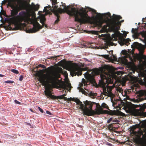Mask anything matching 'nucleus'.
Instances as JSON below:
<instances>
[{
    "label": "nucleus",
    "mask_w": 146,
    "mask_h": 146,
    "mask_svg": "<svg viewBox=\"0 0 146 146\" xmlns=\"http://www.w3.org/2000/svg\"><path fill=\"white\" fill-rule=\"evenodd\" d=\"M36 76L39 78L40 82L42 84L43 86H45L49 84H51L53 88L58 89L63 88L66 89L67 87L69 88V90L71 89L72 87L70 84H68L67 85L62 82H60L58 78L60 76V74L58 72H55L52 75L49 74H46L40 75L39 73H36Z\"/></svg>",
    "instance_id": "obj_1"
},
{
    "label": "nucleus",
    "mask_w": 146,
    "mask_h": 146,
    "mask_svg": "<svg viewBox=\"0 0 146 146\" xmlns=\"http://www.w3.org/2000/svg\"><path fill=\"white\" fill-rule=\"evenodd\" d=\"M62 5H60V8L58 9L64 8L68 14L70 16H74L75 17V21L79 22L81 24L87 23H91L92 22V19L89 17L88 14L85 12V10L83 8H82L79 10L77 8L73 7L69 10L70 6H66L65 3L61 2Z\"/></svg>",
    "instance_id": "obj_2"
},
{
    "label": "nucleus",
    "mask_w": 146,
    "mask_h": 146,
    "mask_svg": "<svg viewBox=\"0 0 146 146\" xmlns=\"http://www.w3.org/2000/svg\"><path fill=\"white\" fill-rule=\"evenodd\" d=\"M100 71L101 73L100 74L101 79L99 81L98 86L102 88L103 92L105 95L110 94L113 87L108 86L109 84L113 82L112 79L110 77V67L107 65L104 66L100 68Z\"/></svg>",
    "instance_id": "obj_3"
},
{
    "label": "nucleus",
    "mask_w": 146,
    "mask_h": 146,
    "mask_svg": "<svg viewBox=\"0 0 146 146\" xmlns=\"http://www.w3.org/2000/svg\"><path fill=\"white\" fill-rule=\"evenodd\" d=\"M10 31L12 30H17L21 29L23 27L24 23H22L23 21L27 22L30 20L29 14L25 11H22L19 13L18 15L17 16L14 20L15 25L13 29L10 26L11 18H10Z\"/></svg>",
    "instance_id": "obj_4"
},
{
    "label": "nucleus",
    "mask_w": 146,
    "mask_h": 146,
    "mask_svg": "<svg viewBox=\"0 0 146 146\" xmlns=\"http://www.w3.org/2000/svg\"><path fill=\"white\" fill-rule=\"evenodd\" d=\"M39 8V5H35L32 3L31 5L27 3L22 2L19 6L16 5L13 7V9L11 10V14L12 16L16 15L18 12L21 10H26L29 11H37Z\"/></svg>",
    "instance_id": "obj_5"
},
{
    "label": "nucleus",
    "mask_w": 146,
    "mask_h": 146,
    "mask_svg": "<svg viewBox=\"0 0 146 146\" xmlns=\"http://www.w3.org/2000/svg\"><path fill=\"white\" fill-rule=\"evenodd\" d=\"M85 104V109L84 111V115L87 116H92L94 115H100L104 113V111L101 107L98 108L96 111H94L92 109L93 104V102L87 101L84 102Z\"/></svg>",
    "instance_id": "obj_6"
},
{
    "label": "nucleus",
    "mask_w": 146,
    "mask_h": 146,
    "mask_svg": "<svg viewBox=\"0 0 146 146\" xmlns=\"http://www.w3.org/2000/svg\"><path fill=\"white\" fill-rule=\"evenodd\" d=\"M141 129H139L137 132H134L133 139L138 142H141L146 141V126Z\"/></svg>",
    "instance_id": "obj_7"
},
{
    "label": "nucleus",
    "mask_w": 146,
    "mask_h": 146,
    "mask_svg": "<svg viewBox=\"0 0 146 146\" xmlns=\"http://www.w3.org/2000/svg\"><path fill=\"white\" fill-rule=\"evenodd\" d=\"M122 18V17L120 16L113 14V17L110 20V23L109 24V27L113 30H118L121 25V23L124 21L123 20L120 21H119V20Z\"/></svg>",
    "instance_id": "obj_8"
},
{
    "label": "nucleus",
    "mask_w": 146,
    "mask_h": 146,
    "mask_svg": "<svg viewBox=\"0 0 146 146\" xmlns=\"http://www.w3.org/2000/svg\"><path fill=\"white\" fill-rule=\"evenodd\" d=\"M46 21L45 17L43 15L41 17L40 22L42 25V27L41 26L40 24L36 21H35L33 23V27L28 30L27 31L29 33H33L36 32L40 29H41L42 27L44 26L45 27H46L47 25L45 24L44 22Z\"/></svg>",
    "instance_id": "obj_9"
},
{
    "label": "nucleus",
    "mask_w": 146,
    "mask_h": 146,
    "mask_svg": "<svg viewBox=\"0 0 146 146\" xmlns=\"http://www.w3.org/2000/svg\"><path fill=\"white\" fill-rule=\"evenodd\" d=\"M112 36L115 39L118 38L119 40V43L121 46L124 44L127 45L129 43V41L127 39H125L123 37V34L117 31L114 34L112 35Z\"/></svg>",
    "instance_id": "obj_10"
},
{
    "label": "nucleus",
    "mask_w": 146,
    "mask_h": 146,
    "mask_svg": "<svg viewBox=\"0 0 146 146\" xmlns=\"http://www.w3.org/2000/svg\"><path fill=\"white\" fill-rule=\"evenodd\" d=\"M1 9L0 12V16L1 17V15H3L6 17L3 22V27L7 30H9V16L6 15L5 12L3 9L2 5L1 6Z\"/></svg>",
    "instance_id": "obj_11"
},
{
    "label": "nucleus",
    "mask_w": 146,
    "mask_h": 146,
    "mask_svg": "<svg viewBox=\"0 0 146 146\" xmlns=\"http://www.w3.org/2000/svg\"><path fill=\"white\" fill-rule=\"evenodd\" d=\"M132 113L133 115L135 116H142L145 113L146 116V103L141 106L139 109H134Z\"/></svg>",
    "instance_id": "obj_12"
},
{
    "label": "nucleus",
    "mask_w": 146,
    "mask_h": 146,
    "mask_svg": "<svg viewBox=\"0 0 146 146\" xmlns=\"http://www.w3.org/2000/svg\"><path fill=\"white\" fill-rule=\"evenodd\" d=\"M83 68L80 67L76 63H74L72 66L71 73L73 76H79L82 74V71H84Z\"/></svg>",
    "instance_id": "obj_13"
},
{
    "label": "nucleus",
    "mask_w": 146,
    "mask_h": 146,
    "mask_svg": "<svg viewBox=\"0 0 146 146\" xmlns=\"http://www.w3.org/2000/svg\"><path fill=\"white\" fill-rule=\"evenodd\" d=\"M52 91L50 88H46L44 91L45 95L47 98L52 99H63L64 97L63 95H61L58 96H55L52 95L51 94V92Z\"/></svg>",
    "instance_id": "obj_14"
},
{
    "label": "nucleus",
    "mask_w": 146,
    "mask_h": 146,
    "mask_svg": "<svg viewBox=\"0 0 146 146\" xmlns=\"http://www.w3.org/2000/svg\"><path fill=\"white\" fill-rule=\"evenodd\" d=\"M57 9V6H55L54 7V9H53V13L57 17V19L54 22L55 24L57 23L59 21L60 16L59 14H61L64 12V10L62 9L59 8L58 9Z\"/></svg>",
    "instance_id": "obj_15"
},
{
    "label": "nucleus",
    "mask_w": 146,
    "mask_h": 146,
    "mask_svg": "<svg viewBox=\"0 0 146 146\" xmlns=\"http://www.w3.org/2000/svg\"><path fill=\"white\" fill-rule=\"evenodd\" d=\"M134 47L138 49L139 53L141 54V56L143 57L144 56L143 54V53L144 51V49L143 46L141 44L139 43L138 42H135L133 44Z\"/></svg>",
    "instance_id": "obj_16"
},
{
    "label": "nucleus",
    "mask_w": 146,
    "mask_h": 146,
    "mask_svg": "<svg viewBox=\"0 0 146 146\" xmlns=\"http://www.w3.org/2000/svg\"><path fill=\"white\" fill-rule=\"evenodd\" d=\"M138 96L141 100H146V91L141 90L139 91L138 92Z\"/></svg>",
    "instance_id": "obj_17"
},
{
    "label": "nucleus",
    "mask_w": 146,
    "mask_h": 146,
    "mask_svg": "<svg viewBox=\"0 0 146 146\" xmlns=\"http://www.w3.org/2000/svg\"><path fill=\"white\" fill-rule=\"evenodd\" d=\"M110 23V21L108 23H107L105 25H104L103 27H102L101 30L100 31L102 33L106 32L107 30V27H109V28L110 29L111 31H115V30H113L111 29V28L109 27V24Z\"/></svg>",
    "instance_id": "obj_18"
},
{
    "label": "nucleus",
    "mask_w": 146,
    "mask_h": 146,
    "mask_svg": "<svg viewBox=\"0 0 146 146\" xmlns=\"http://www.w3.org/2000/svg\"><path fill=\"white\" fill-rule=\"evenodd\" d=\"M77 102V104H78L80 106V108L83 111V115H84V111L85 109V105H84L80 100H78Z\"/></svg>",
    "instance_id": "obj_19"
},
{
    "label": "nucleus",
    "mask_w": 146,
    "mask_h": 146,
    "mask_svg": "<svg viewBox=\"0 0 146 146\" xmlns=\"http://www.w3.org/2000/svg\"><path fill=\"white\" fill-rule=\"evenodd\" d=\"M84 76L85 78L89 81H91L94 80V78L87 71L84 74Z\"/></svg>",
    "instance_id": "obj_20"
},
{
    "label": "nucleus",
    "mask_w": 146,
    "mask_h": 146,
    "mask_svg": "<svg viewBox=\"0 0 146 146\" xmlns=\"http://www.w3.org/2000/svg\"><path fill=\"white\" fill-rule=\"evenodd\" d=\"M94 24L96 26L99 27H102V25L103 23V21L102 20H96L94 22Z\"/></svg>",
    "instance_id": "obj_21"
},
{
    "label": "nucleus",
    "mask_w": 146,
    "mask_h": 146,
    "mask_svg": "<svg viewBox=\"0 0 146 146\" xmlns=\"http://www.w3.org/2000/svg\"><path fill=\"white\" fill-rule=\"evenodd\" d=\"M88 81H87L85 79L83 78L82 80V82L79 84V86L81 88L82 87L83 85L84 86L88 85Z\"/></svg>",
    "instance_id": "obj_22"
},
{
    "label": "nucleus",
    "mask_w": 146,
    "mask_h": 146,
    "mask_svg": "<svg viewBox=\"0 0 146 146\" xmlns=\"http://www.w3.org/2000/svg\"><path fill=\"white\" fill-rule=\"evenodd\" d=\"M52 8L50 6L48 5V6L45 7H44V10L46 13L48 12L50 10L52 12H53V11L52 10Z\"/></svg>",
    "instance_id": "obj_23"
},
{
    "label": "nucleus",
    "mask_w": 146,
    "mask_h": 146,
    "mask_svg": "<svg viewBox=\"0 0 146 146\" xmlns=\"http://www.w3.org/2000/svg\"><path fill=\"white\" fill-rule=\"evenodd\" d=\"M52 2V10L54 9V7L55 6H57V9H58V6L57 5V4L58 3L57 2V0H50Z\"/></svg>",
    "instance_id": "obj_24"
},
{
    "label": "nucleus",
    "mask_w": 146,
    "mask_h": 146,
    "mask_svg": "<svg viewBox=\"0 0 146 146\" xmlns=\"http://www.w3.org/2000/svg\"><path fill=\"white\" fill-rule=\"evenodd\" d=\"M53 68V66H52L51 67H49L45 69L44 70L46 71V72L48 73H50L52 71Z\"/></svg>",
    "instance_id": "obj_25"
},
{
    "label": "nucleus",
    "mask_w": 146,
    "mask_h": 146,
    "mask_svg": "<svg viewBox=\"0 0 146 146\" xmlns=\"http://www.w3.org/2000/svg\"><path fill=\"white\" fill-rule=\"evenodd\" d=\"M113 123H112L111 124H109L107 128H108V130L110 131H113Z\"/></svg>",
    "instance_id": "obj_26"
},
{
    "label": "nucleus",
    "mask_w": 146,
    "mask_h": 146,
    "mask_svg": "<svg viewBox=\"0 0 146 146\" xmlns=\"http://www.w3.org/2000/svg\"><path fill=\"white\" fill-rule=\"evenodd\" d=\"M7 3V7H9V0H4L2 2V5H5Z\"/></svg>",
    "instance_id": "obj_27"
},
{
    "label": "nucleus",
    "mask_w": 146,
    "mask_h": 146,
    "mask_svg": "<svg viewBox=\"0 0 146 146\" xmlns=\"http://www.w3.org/2000/svg\"><path fill=\"white\" fill-rule=\"evenodd\" d=\"M80 90L83 94H84L86 95H87L88 94V93L86 92L82 88H81L80 89Z\"/></svg>",
    "instance_id": "obj_28"
},
{
    "label": "nucleus",
    "mask_w": 146,
    "mask_h": 146,
    "mask_svg": "<svg viewBox=\"0 0 146 146\" xmlns=\"http://www.w3.org/2000/svg\"><path fill=\"white\" fill-rule=\"evenodd\" d=\"M88 10L89 11H91L92 13H96V10H95V9H92V8H91L89 7H88Z\"/></svg>",
    "instance_id": "obj_29"
},
{
    "label": "nucleus",
    "mask_w": 146,
    "mask_h": 146,
    "mask_svg": "<svg viewBox=\"0 0 146 146\" xmlns=\"http://www.w3.org/2000/svg\"><path fill=\"white\" fill-rule=\"evenodd\" d=\"M102 106L104 108H106V109H108V106H107L106 104L104 103H103L102 104Z\"/></svg>",
    "instance_id": "obj_30"
},
{
    "label": "nucleus",
    "mask_w": 146,
    "mask_h": 146,
    "mask_svg": "<svg viewBox=\"0 0 146 146\" xmlns=\"http://www.w3.org/2000/svg\"><path fill=\"white\" fill-rule=\"evenodd\" d=\"M101 56L107 59H108L110 58V56L109 55H102Z\"/></svg>",
    "instance_id": "obj_31"
},
{
    "label": "nucleus",
    "mask_w": 146,
    "mask_h": 146,
    "mask_svg": "<svg viewBox=\"0 0 146 146\" xmlns=\"http://www.w3.org/2000/svg\"><path fill=\"white\" fill-rule=\"evenodd\" d=\"M11 70L12 72L16 74H18L19 73V71L15 69H11Z\"/></svg>",
    "instance_id": "obj_32"
},
{
    "label": "nucleus",
    "mask_w": 146,
    "mask_h": 146,
    "mask_svg": "<svg viewBox=\"0 0 146 146\" xmlns=\"http://www.w3.org/2000/svg\"><path fill=\"white\" fill-rule=\"evenodd\" d=\"M142 21L143 24H145V26L146 27V17L142 19Z\"/></svg>",
    "instance_id": "obj_33"
},
{
    "label": "nucleus",
    "mask_w": 146,
    "mask_h": 146,
    "mask_svg": "<svg viewBox=\"0 0 146 146\" xmlns=\"http://www.w3.org/2000/svg\"><path fill=\"white\" fill-rule=\"evenodd\" d=\"M70 98L71 99V100L72 101L76 102V104L77 103V102L78 100H79L77 98H76V99H75L74 98Z\"/></svg>",
    "instance_id": "obj_34"
},
{
    "label": "nucleus",
    "mask_w": 146,
    "mask_h": 146,
    "mask_svg": "<svg viewBox=\"0 0 146 146\" xmlns=\"http://www.w3.org/2000/svg\"><path fill=\"white\" fill-rule=\"evenodd\" d=\"M131 32L133 33H135L137 32V29H135L132 28V29Z\"/></svg>",
    "instance_id": "obj_35"
},
{
    "label": "nucleus",
    "mask_w": 146,
    "mask_h": 146,
    "mask_svg": "<svg viewBox=\"0 0 146 146\" xmlns=\"http://www.w3.org/2000/svg\"><path fill=\"white\" fill-rule=\"evenodd\" d=\"M38 67H41V68H46V67L44 65H42L41 64H39L38 66Z\"/></svg>",
    "instance_id": "obj_36"
},
{
    "label": "nucleus",
    "mask_w": 146,
    "mask_h": 146,
    "mask_svg": "<svg viewBox=\"0 0 146 146\" xmlns=\"http://www.w3.org/2000/svg\"><path fill=\"white\" fill-rule=\"evenodd\" d=\"M113 118L112 117H111L109 118L107 121V123H109L111 121H113Z\"/></svg>",
    "instance_id": "obj_37"
},
{
    "label": "nucleus",
    "mask_w": 146,
    "mask_h": 146,
    "mask_svg": "<svg viewBox=\"0 0 146 146\" xmlns=\"http://www.w3.org/2000/svg\"><path fill=\"white\" fill-rule=\"evenodd\" d=\"M93 72H94L95 74H98L99 72L98 70L97 69H94Z\"/></svg>",
    "instance_id": "obj_38"
},
{
    "label": "nucleus",
    "mask_w": 146,
    "mask_h": 146,
    "mask_svg": "<svg viewBox=\"0 0 146 146\" xmlns=\"http://www.w3.org/2000/svg\"><path fill=\"white\" fill-rule=\"evenodd\" d=\"M90 95L91 96L94 97L96 96L97 95V94L96 93H91L90 94Z\"/></svg>",
    "instance_id": "obj_39"
},
{
    "label": "nucleus",
    "mask_w": 146,
    "mask_h": 146,
    "mask_svg": "<svg viewBox=\"0 0 146 146\" xmlns=\"http://www.w3.org/2000/svg\"><path fill=\"white\" fill-rule=\"evenodd\" d=\"M38 108L41 112L42 113H44V111L40 107H38Z\"/></svg>",
    "instance_id": "obj_40"
},
{
    "label": "nucleus",
    "mask_w": 146,
    "mask_h": 146,
    "mask_svg": "<svg viewBox=\"0 0 146 146\" xmlns=\"http://www.w3.org/2000/svg\"><path fill=\"white\" fill-rule=\"evenodd\" d=\"M23 76H22V75L20 76L19 77V80L20 81H22L23 80Z\"/></svg>",
    "instance_id": "obj_41"
},
{
    "label": "nucleus",
    "mask_w": 146,
    "mask_h": 146,
    "mask_svg": "<svg viewBox=\"0 0 146 146\" xmlns=\"http://www.w3.org/2000/svg\"><path fill=\"white\" fill-rule=\"evenodd\" d=\"M14 102L15 103H16V104H21V103L20 102H19L17 100H14Z\"/></svg>",
    "instance_id": "obj_42"
},
{
    "label": "nucleus",
    "mask_w": 146,
    "mask_h": 146,
    "mask_svg": "<svg viewBox=\"0 0 146 146\" xmlns=\"http://www.w3.org/2000/svg\"><path fill=\"white\" fill-rule=\"evenodd\" d=\"M92 33L93 34L97 35L98 33V32L96 31H92Z\"/></svg>",
    "instance_id": "obj_43"
},
{
    "label": "nucleus",
    "mask_w": 146,
    "mask_h": 146,
    "mask_svg": "<svg viewBox=\"0 0 146 146\" xmlns=\"http://www.w3.org/2000/svg\"><path fill=\"white\" fill-rule=\"evenodd\" d=\"M64 99V100H67V101H70V98H67L66 97H65L63 99Z\"/></svg>",
    "instance_id": "obj_44"
},
{
    "label": "nucleus",
    "mask_w": 146,
    "mask_h": 146,
    "mask_svg": "<svg viewBox=\"0 0 146 146\" xmlns=\"http://www.w3.org/2000/svg\"><path fill=\"white\" fill-rule=\"evenodd\" d=\"M59 56H51V57H50V58L52 59H54L55 58H56L55 59L56 60V59H57V57H58Z\"/></svg>",
    "instance_id": "obj_45"
},
{
    "label": "nucleus",
    "mask_w": 146,
    "mask_h": 146,
    "mask_svg": "<svg viewBox=\"0 0 146 146\" xmlns=\"http://www.w3.org/2000/svg\"><path fill=\"white\" fill-rule=\"evenodd\" d=\"M46 113L47 114H49V115H51L52 114V113L51 112H50L49 111H48V110L46 111Z\"/></svg>",
    "instance_id": "obj_46"
},
{
    "label": "nucleus",
    "mask_w": 146,
    "mask_h": 146,
    "mask_svg": "<svg viewBox=\"0 0 146 146\" xmlns=\"http://www.w3.org/2000/svg\"><path fill=\"white\" fill-rule=\"evenodd\" d=\"M107 14L108 17H110V18L111 17V14L110 13H108Z\"/></svg>",
    "instance_id": "obj_47"
},
{
    "label": "nucleus",
    "mask_w": 146,
    "mask_h": 146,
    "mask_svg": "<svg viewBox=\"0 0 146 146\" xmlns=\"http://www.w3.org/2000/svg\"><path fill=\"white\" fill-rule=\"evenodd\" d=\"M113 122H118V120L117 119H115V120H113Z\"/></svg>",
    "instance_id": "obj_48"
},
{
    "label": "nucleus",
    "mask_w": 146,
    "mask_h": 146,
    "mask_svg": "<svg viewBox=\"0 0 146 146\" xmlns=\"http://www.w3.org/2000/svg\"><path fill=\"white\" fill-rule=\"evenodd\" d=\"M122 52H123V54H125V53H126V50H122Z\"/></svg>",
    "instance_id": "obj_49"
},
{
    "label": "nucleus",
    "mask_w": 146,
    "mask_h": 146,
    "mask_svg": "<svg viewBox=\"0 0 146 146\" xmlns=\"http://www.w3.org/2000/svg\"><path fill=\"white\" fill-rule=\"evenodd\" d=\"M4 76V75H2V74H0V77H3Z\"/></svg>",
    "instance_id": "obj_50"
},
{
    "label": "nucleus",
    "mask_w": 146,
    "mask_h": 146,
    "mask_svg": "<svg viewBox=\"0 0 146 146\" xmlns=\"http://www.w3.org/2000/svg\"><path fill=\"white\" fill-rule=\"evenodd\" d=\"M5 82L7 83H9V81H5Z\"/></svg>",
    "instance_id": "obj_51"
},
{
    "label": "nucleus",
    "mask_w": 146,
    "mask_h": 146,
    "mask_svg": "<svg viewBox=\"0 0 146 146\" xmlns=\"http://www.w3.org/2000/svg\"><path fill=\"white\" fill-rule=\"evenodd\" d=\"M14 82L13 81H10V83H13Z\"/></svg>",
    "instance_id": "obj_52"
},
{
    "label": "nucleus",
    "mask_w": 146,
    "mask_h": 146,
    "mask_svg": "<svg viewBox=\"0 0 146 146\" xmlns=\"http://www.w3.org/2000/svg\"><path fill=\"white\" fill-rule=\"evenodd\" d=\"M130 59H131V61H132L133 59H132L131 57L130 56Z\"/></svg>",
    "instance_id": "obj_53"
},
{
    "label": "nucleus",
    "mask_w": 146,
    "mask_h": 146,
    "mask_svg": "<svg viewBox=\"0 0 146 146\" xmlns=\"http://www.w3.org/2000/svg\"><path fill=\"white\" fill-rule=\"evenodd\" d=\"M30 110H31V111H32V112H33V110H32V109H30Z\"/></svg>",
    "instance_id": "obj_54"
},
{
    "label": "nucleus",
    "mask_w": 146,
    "mask_h": 146,
    "mask_svg": "<svg viewBox=\"0 0 146 146\" xmlns=\"http://www.w3.org/2000/svg\"><path fill=\"white\" fill-rule=\"evenodd\" d=\"M63 95L64 97L65 96H66V94H64L63 95Z\"/></svg>",
    "instance_id": "obj_55"
},
{
    "label": "nucleus",
    "mask_w": 146,
    "mask_h": 146,
    "mask_svg": "<svg viewBox=\"0 0 146 146\" xmlns=\"http://www.w3.org/2000/svg\"><path fill=\"white\" fill-rule=\"evenodd\" d=\"M141 80V82L142 83H143V81L142 80Z\"/></svg>",
    "instance_id": "obj_56"
},
{
    "label": "nucleus",
    "mask_w": 146,
    "mask_h": 146,
    "mask_svg": "<svg viewBox=\"0 0 146 146\" xmlns=\"http://www.w3.org/2000/svg\"><path fill=\"white\" fill-rule=\"evenodd\" d=\"M27 124L29 125H30V124L29 123H27Z\"/></svg>",
    "instance_id": "obj_57"
},
{
    "label": "nucleus",
    "mask_w": 146,
    "mask_h": 146,
    "mask_svg": "<svg viewBox=\"0 0 146 146\" xmlns=\"http://www.w3.org/2000/svg\"><path fill=\"white\" fill-rule=\"evenodd\" d=\"M110 139H113V140H114V139H112V138H110Z\"/></svg>",
    "instance_id": "obj_58"
},
{
    "label": "nucleus",
    "mask_w": 146,
    "mask_h": 146,
    "mask_svg": "<svg viewBox=\"0 0 146 146\" xmlns=\"http://www.w3.org/2000/svg\"><path fill=\"white\" fill-rule=\"evenodd\" d=\"M49 14L51 15V13H49Z\"/></svg>",
    "instance_id": "obj_59"
}]
</instances>
